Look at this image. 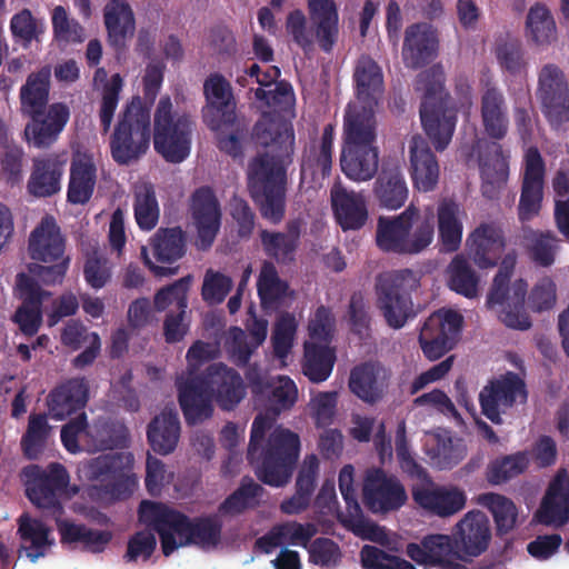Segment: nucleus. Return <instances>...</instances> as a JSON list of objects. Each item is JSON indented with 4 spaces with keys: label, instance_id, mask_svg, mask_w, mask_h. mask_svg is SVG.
<instances>
[{
    "label": "nucleus",
    "instance_id": "nucleus-33",
    "mask_svg": "<svg viewBox=\"0 0 569 569\" xmlns=\"http://www.w3.org/2000/svg\"><path fill=\"white\" fill-rule=\"evenodd\" d=\"M67 159L51 153L33 160L32 171L28 180V192L38 198H47L61 189V178Z\"/></svg>",
    "mask_w": 569,
    "mask_h": 569
},
{
    "label": "nucleus",
    "instance_id": "nucleus-47",
    "mask_svg": "<svg viewBox=\"0 0 569 569\" xmlns=\"http://www.w3.org/2000/svg\"><path fill=\"white\" fill-rule=\"evenodd\" d=\"M57 527L62 543L79 542L90 552H102L112 539V533L108 530L91 529L67 520L58 521Z\"/></svg>",
    "mask_w": 569,
    "mask_h": 569
},
{
    "label": "nucleus",
    "instance_id": "nucleus-1",
    "mask_svg": "<svg viewBox=\"0 0 569 569\" xmlns=\"http://www.w3.org/2000/svg\"><path fill=\"white\" fill-rule=\"evenodd\" d=\"M257 144L269 148L248 166V187L263 219L273 224L286 214L288 166L292 162L295 132L290 122L264 114L253 127Z\"/></svg>",
    "mask_w": 569,
    "mask_h": 569
},
{
    "label": "nucleus",
    "instance_id": "nucleus-6",
    "mask_svg": "<svg viewBox=\"0 0 569 569\" xmlns=\"http://www.w3.org/2000/svg\"><path fill=\"white\" fill-rule=\"evenodd\" d=\"M433 234V217L421 218L419 209L410 204L397 216L378 218L376 244L383 252L416 254L430 246Z\"/></svg>",
    "mask_w": 569,
    "mask_h": 569
},
{
    "label": "nucleus",
    "instance_id": "nucleus-61",
    "mask_svg": "<svg viewBox=\"0 0 569 569\" xmlns=\"http://www.w3.org/2000/svg\"><path fill=\"white\" fill-rule=\"evenodd\" d=\"M122 87L123 80L119 73L112 74L109 82L103 84L98 111L101 133L103 134L108 133L111 128Z\"/></svg>",
    "mask_w": 569,
    "mask_h": 569
},
{
    "label": "nucleus",
    "instance_id": "nucleus-11",
    "mask_svg": "<svg viewBox=\"0 0 569 569\" xmlns=\"http://www.w3.org/2000/svg\"><path fill=\"white\" fill-rule=\"evenodd\" d=\"M300 455L299 436L281 426L276 427L258 450L257 476L266 485L283 487L289 482Z\"/></svg>",
    "mask_w": 569,
    "mask_h": 569
},
{
    "label": "nucleus",
    "instance_id": "nucleus-35",
    "mask_svg": "<svg viewBox=\"0 0 569 569\" xmlns=\"http://www.w3.org/2000/svg\"><path fill=\"white\" fill-rule=\"evenodd\" d=\"M103 22L109 44L123 51L136 30L134 13L128 1L110 0L103 9Z\"/></svg>",
    "mask_w": 569,
    "mask_h": 569
},
{
    "label": "nucleus",
    "instance_id": "nucleus-23",
    "mask_svg": "<svg viewBox=\"0 0 569 569\" xmlns=\"http://www.w3.org/2000/svg\"><path fill=\"white\" fill-rule=\"evenodd\" d=\"M353 82L358 103L348 104L345 116L352 111H369L375 108L383 92V74L380 66L369 56H361L355 67Z\"/></svg>",
    "mask_w": 569,
    "mask_h": 569
},
{
    "label": "nucleus",
    "instance_id": "nucleus-41",
    "mask_svg": "<svg viewBox=\"0 0 569 569\" xmlns=\"http://www.w3.org/2000/svg\"><path fill=\"white\" fill-rule=\"evenodd\" d=\"M180 421L176 410L164 409L148 425L147 439L151 449L161 456L171 453L179 441Z\"/></svg>",
    "mask_w": 569,
    "mask_h": 569
},
{
    "label": "nucleus",
    "instance_id": "nucleus-31",
    "mask_svg": "<svg viewBox=\"0 0 569 569\" xmlns=\"http://www.w3.org/2000/svg\"><path fill=\"white\" fill-rule=\"evenodd\" d=\"M372 193L380 208L398 210L405 206L409 189L399 164L385 162L377 173Z\"/></svg>",
    "mask_w": 569,
    "mask_h": 569
},
{
    "label": "nucleus",
    "instance_id": "nucleus-21",
    "mask_svg": "<svg viewBox=\"0 0 569 569\" xmlns=\"http://www.w3.org/2000/svg\"><path fill=\"white\" fill-rule=\"evenodd\" d=\"M546 163L537 147H529L523 157V172L518 218L528 222L537 217L542 207Z\"/></svg>",
    "mask_w": 569,
    "mask_h": 569
},
{
    "label": "nucleus",
    "instance_id": "nucleus-56",
    "mask_svg": "<svg viewBox=\"0 0 569 569\" xmlns=\"http://www.w3.org/2000/svg\"><path fill=\"white\" fill-rule=\"evenodd\" d=\"M50 430L44 415H30L27 430L21 438V448L28 459L36 460L43 453Z\"/></svg>",
    "mask_w": 569,
    "mask_h": 569
},
{
    "label": "nucleus",
    "instance_id": "nucleus-55",
    "mask_svg": "<svg viewBox=\"0 0 569 569\" xmlns=\"http://www.w3.org/2000/svg\"><path fill=\"white\" fill-rule=\"evenodd\" d=\"M133 212L138 227L141 230H152L160 216V209L151 183L137 186L133 193Z\"/></svg>",
    "mask_w": 569,
    "mask_h": 569
},
{
    "label": "nucleus",
    "instance_id": "nucleus-28",
    "mask_svg": "<svg viewBox=\"0 0 569 569\" xmlns=\"http://www.w3.org/2000/svg\"><path fill=\"white\" fill-rule=\"evenodd\" d=\"M389 380V371L380 363L363 362L351 370L348 386L360 400L375 405L387 393Z\"/></svg>",
    "mask_w": 569,
    "mask_h": 569
},
{
    "label": "nucleus",
    "instance_id": "nucleus-27",
    "mask_svg": "<svg viewBox=\"0 0 569 569\" xmlns=\"http://www.w3.org/2000/svg\"><path fill=\"white\" fill-rule=\"evenodd\" d=\"M536 517L547 526L561 527L569 521V472L566 468H560L550 481Z\"/></svg>",
    "mask_w": 569,
    "mask_h": 569
},
{
    "label": "nucleus",
    "instance_id": "nucleus-40",
    "mask_svg": "<svg viewBox=\"0 0 569 569\" xmlns=\"http://www.w3.org/2000/svg\"><path fill=\"white\" fill-rule=\"evenodd\" d=\"M456 550L452 533H435L423 537L420 543H408L406 551L417 563L439 568L449 558H456Z\"/></svg>",
    "mask_w": 569,
    "mask_h": 569
},
{
    "label": "nucleus",
    "instance_id": "nucleus-45",
    "mask_svg": "<svg viewBox=\"0 0 569 569\" xmlns=\"http://www.w3.org/2000/svg\"><path fill=\"white\" fill-rule=\"evenodd\" d=\"M50 528L41 520L33 519L23 513L18 519V533L26 549L27 557L37 561L44 557L48 549L53 545L50 539Z\"/></svg>",
    "mask_w": 569,
    "mask_h": 569
},
{
    "label": "nucleus",
    "instance_id": "nucleus-57",
    "mask_svg": "<svg viewBox=\"0 0 569 569\" xmlns=\"http://www.w3.org/2000/svg\"><path fill=\"white\" fill-rule=\"evenodd\" d=\"M529 460L525 452L503 456L491 461L486 471L489 483L498 486L521 475L528 468Z\"/></svg>",
    "mask_w": 569,
    "mask_h": 569
},
{
    "label": "nucleus",
    "instance_id": "nucleus-17",
    "mask_svg": "<svg viewBox=\"0 0 569 569\" xmlns=\"http://www.w3.org/2000/svg\"><path fill=\"white\" fill-rule=\"evenodd\" d=\"M526 382L513 371H507L488 383L479 392L481 413L495 425L503 422L501 415L517 402L527 401Z\"/></svg>",
    "mask_w": 569,
    "mask_h": 569
},
{
    "label": "nucleus",
    "instance_id": "nucleus-53",
    "mask_svg": "<svg viewBox=\"0 0 569 569\" xmlns=\"http://www.w3.org/2000/svg\"><path fill=\"white\" fill-rule=\"evenodd\" d=\"M523 241L530 259L540 267H550L558 250V238L551 231L540 232L523 228Z\"/></svg>",
    "mask_w": 569,
    "mask_h": 569
},
{
    "label": "nucleus",
    "instance_id": "nucleus-63",
    "mask_svg": "<svg viewBox=\"0 0 569 569\" xmlns=\"http://www.w3.org/2000/svg\"><path fill=\"white\" fill-rule=\"evenodd\" d=\"M53 38L59 43H81L84 41V28L76 19L69 18L62 6H57L51 17Z\"/></svg>",
    "mask_w": 569,
    "mask_h": 569
},
{
    "label": "nucleus",
    "instance_id": "nucleus-29",
    "mask_svg": "<svg viewBox=\"0 0 569 569\" xmlns=\"http://www.w3.org/2000/svg\"><path fill=\"white\" fill-rule=\"evenodd\" d=\"M89 400L86 378H72L53 388L48 396V410L52 419L63 420L82 411Z\"/></svg>",
    "mask_w": 569,
    "mask_h": 569
},
{
    "label": "nucleus",
    "instance_id": "nucleus-59",
    "mask_svg": "<svg viewBox=\"0 0 569 569\" xmlns=\"http://www.w3.org/2000/svg\"><path fill=\"white\" fill-rule=\"evenodd\" d=\"M10 30L13 39L23 49H28L32 41H41V37L46 32V23L36 19L29 9H23L11 18Z\"/></svg>",
    "mask_w": 569,
    "mask_h": 569
},
{
    "label": "nucleus",
    "instance_id": "nucleus-12",
    "mask_svg": "<svg viewBox=\"0 0 569 569\" xmlns=\"http://www.w3.org/2000/svg\"><path fill=\"white\" fill-rule=\"evenodd\" d=\"M192 131L191 117L173 111L170 97H162L154 112V150L167 162L180 163L190 154Z\"/></svg>",
    "mask_w": 569,
    "mask_h": 569
},
{
    "label": "nucleus",
    "instance_id": "nucleus-19",
    "mask_svg": "<svg viewBox=\"0 0 569 569\" xmlns=\"http://www.w3.org/2000/svg\"><path fill=\"white\" fill-rule=\"evenodd\" d=\"M190 212L197 234L194 247L208 251L221 227V208L213 190L203 186L196 189L190 198Z\"/></svg>",
    "mask_w": 569,
    "mask_h": 569
},
{
    "label": "nucleus",
    "instance_id": "nucleus-44",
    "mask_svg": "<svg viewBox=\"0 0 569 569\" xmlns=\"http://www.w3.org/2000/svg\"><path fill=\"white\" fill-rule=\"evenodd\" d=\"M260 240L264 253L277 263L287 266L295 262L299 246L298 226L290 224L288 232L262 229Z\"/></svg>",
    "mask_w": 569,
    "mask_h": 569
},
{
    "label": "nucleus",
    "instance_id": "nucleus-34",
    "mask_svg": "<svg viewBox=\"0 0 569 569\" xmlns=\"http://www.w3.org/2000/svg\"><path fill=\"white\" fill-rule=\"evenodd\" d=\"M69 108L63 103H53L43 116L30 117L24 128L27 141L37 148L51 146L69 120Z\"/></svg>",
    "mask_w": 569,
    "mask_h": 569
},
{
    "label": "nucleus",
    "instance_id": "nucleus-5",
    "mask_svg": "<svg viewBox=\"0 0 569 569\" xmlns=\"http://www.w3.org/2000/svg\"><path fill=\"white\" fill-rule=\"evenodd\" d=\"M376 116L369 111H352L343 119L340 168L353 182L371 180L379 169Z\"/></svg>",
    "mask_w": 569,
    "mask_h": 569
},
{
    "label": "nucleus",
    "instance_id": "nucleus-16",
    "mask_svg": "<svg viewBox=\"0 0 569 569\" xmlns=\"http://www.w3.org/2000/svg\"><path fill=\"white\" fill-rule=\"evenodd\" d=\"M133 461L131 452L101 455L89 463L90 479L103 482L100 489L110 499H126L130 497L136 486V479L130 473Z\"/></svg>",
    "mask_w": 569,
    "mask_h": 569
},
{
    "label": "nucleus",
    "instance_id": "nucleus-62",
    "mask_svg": "<svg viewBox=\"0 0 569 569\" xmlns=\"http://www.w3.org/2000/svg\"><path fill=\"white\" fill-rule=\"evenodd\" d=\"M192 277L190 274L180 278L173 283L160 289L154 296V308L158 311H164L168 308L171 310H180L188 308V291Z\"/></svg>",
    "mask_w": 569,
    "mask_h": 569
},
{
    "label": "nucleus",
    "instance_id": "nucleus-43",
    "mask_svg": "<svg viewBox=\"0 0 569 569\" xmlns=\"http://www.w3.org/2000/svg\"><path fill=\"white\" fill-rule=\"evenodd\" d=\"M461 213L460 206L453 200L445 199L438 204V234L442 249L447 252L457 251L461 244L463 231Z\"/></svg>",
    "mask_w": 569,
    "mask_h": 569
},
{
    "label": "nucleus",
    "instance_id": "nucleus-3",
    "mask_svg": "<svg viewBox=\"0 0 569 569\" xmlns=\"http://www.w3.org/2000/svg\"><path fill=\"white\" fill-rule=\"evenodd\" d=\"M138 517L141 523L158 533L166 557L181 547L196 546L208 550L221 542L222 522L218 515L190 518L166 503L143 500L140 502Z\"/></svg>",
    "mask_w": 569,
    "mask_h": 569
},
{
    "label": "nucleus",
    "instance_id": "nucleus-51",
    "mask_svg": "<svg viewBox=\"0 0 569 569\" xmlns=\"http://www.w3.org/2000/svg\"><path fill=\"white\" fill-rule=\"evenodd\" d=\"M481 501L493 517L498 537H503L517 527L519 512L516 503L510 498L489 492L482 495Z\"/></svg>",
    "mask_w": 569,
    "mask_h": 569
},
{
    "label": "nucleus",
    "instance_id": "nucleus-22",
    "mask_svg": "<svg viewBox=\"0 0 569 569\" xmlns=\"http://www.w3.org/2000/svg\"><path fill=\"white\" fill-rule=\"evenodd\" d=\"M408 496L403 485L382 469L369 470L363 482V500L373 513H388L400 509Z\"/></svg>",
    "mask_w": 569,
    "mask_h": 569
},
{
    "label": "nucleus",
    "instance_id": "nucleus-4",
    "mask_svg": "<svg viewBox=\"0 0 569 569\" xmlns=\"http://www.w3.org/2000/svg\"><path fill=\"white\" fill-rule=\"evenodd\" d=\"M446 74L437 63L420 72L416 90L422 91L419 108L422 129L437 151H443L450 143L458 110L445 88Z\"/></svg>",
    "mask_w": 569,
    "mask_h": 569
},
{
    "label": "nucleus",
    "instance_id": "nucleus-48",
    "mask_svg": "<svg viewBox=\"0 0 569 569\" xmlns=\"http://www.w3.org/2000/svg\"><path fill=\"white\" fill-rule=\"evenodd\" d=\"M263 487L250 478H243L240 486L218 507V516L237 517L259 506Z\"/></svg>",
    "mask_w": 569,
    "mask_h": 569
},
{
    "label": "nucleus",
    "instance_id": "nucleus-54",
    "mask_svg": "<svg viewBox=\"0 0 569 569\" xmlns=\"http://www.w3.org/2000/svg\"><path fill=\"white\" fill-rule=\"evenodd\" d=\"M258 295L261 306L277 308L286 298L289 286L279 278L274 264L270 261L263 262L257 281Z\"/></svg>",
    "mask_w": 569,
    "mask_h": 569
},
{
    "label": "nucleus",
    "instance_id": "nucleus-2",
    "mask_svg": "<svg viewBox=\"0 0 569 569\" xmlns=\"http://www.w3.org/2000/svg\"><path fill=\"white\" fill-rule=\"evenodd\" d=\"M178 400L186 422L198 425L213 413L214 398L222 410H233L246 396L239 372L222 362L209 365L201 373L191 370L176 381Z\"/></svg>",
    "mask_w": 569,
    "mask_h": 569
},
{
    "label": "nucleus",
    "instance_id": "nucleus-15",
    "mask_svg": "<svg viewBox=\"0 0 569 569\" xmlns=\"http://www.w3.org/2000/svg\"><path fill=\"white\" fill-rule=\"evenodd\" d=\"M537 98L551 128L559 130L569 124V83L557 64L547 63L540 69Z\"/></svg>",
    "mask_w": 569,
    "mask_h": 569
},
{
    "label": "nucleus",
    "instance_id": "nucleus-8",
    "mask_svg": "<svg viewBox=\"0 0 569 569\" xmlns=\"http://www.w3.org/2000/svg\"><path fill=\"white\" fill-rule=\"evenodd\" d=\"M64 239L51 216L42 218L29 237V256L36 262L28 266L30 274L46 286L61 284L70 259L64 256Z\"/></svg>",
    "mask_w": 569,
    "mask_h": 569
},
{
    "label": "nucleus",
    "instance_id": "nucleus-46",
    "mask_svg": "<svg viewBox=\"0 0 569 569\" xmlns=\"http://www.w3.org/2000/svg\"><path fill=\"white\" fill-rule=\"evenodd\" d=\"M153 256L161 263L171 264L187 251V234L181 227L160 228L150 242Z\"/></svg>",
    "mask_w": 569,
    "mask_h": 569
},
{
    "label": "nucleus",
    "instance_id": "nucleus-36",
    "mask_svg": "<svg viewBox=\"0 0 569 569\" xmlns=\"http://www.w3.org/2000/svg\"><path fill=\"white\" fill-rule=\"evenodd\" d=\"M335 129L332 124L323 128L320 142L312 143L303 152L300 173L302 179L310 178L311 181L318 182L328 178L332 168V149H333Z\"/></svg>",
    "mask_w": 569,
    "mask_h": 569
},
{
    "label": "nucleus",
    "instance_id": "nucleus-50",
    "mask_svg": "<svg viewBox=\"0 0 569 569\" xmlns=\"http://www.w3.org/2000/svg\"><path fill=\"white\" fill-rule=\"evenodd\" d=\"M448 287L468 299L476 298L479 292L480 278L469 261L457 254L448 266Z\"/></svg>",
    "mask_w": 569,
    "mask_h": 569
},
{
    "label": "nucleus",
    "instance_id": "nucleus-42",
    "mask_svg": "<svg viewBox=\"0 0 569 569\" xmlns=\"http://www.w3.org/2000/svg\"><path fill=\"white\" fill-rule=\"evenodd\" d=\"M51 70L42 67L31 72L20 89V104L23 114L29 117L43 116L49 101Z\"/></svg>",
    "mask_w": 569,
    "mask_h": 569
},
{
    "label": "nucleus",
    "instance_id": "nucleus-37",
    "mask_svg": "<svg viewBox=\"0 0 569 569\" xmlns=\"http://www.w3.org/2000/svg\"><path fill=\"white\" fill-rule=\"evenodd\" d=\"M481 122L486 134L495 140H502L508 133L509 117L503 92L496 86L488 84L480 100Z\"/></svg>",
    "mask_w": 569,
    "mask_h": 569
},
{
    "label": "nucleus",
    "instance_id": "nucleus-30",
    "mask_svg": "<svg viewBox=\"0 0 569 569\" xmlns=\"http://www.w3.org/2000/svg\"><path fill=\"white\" fill-rule=\"evenodd\" d=\"M130 435L127 426L111 417H98L84 435V448L90 453L123 449L128 447Z\"/></svg>",
    "mask_w": 569,
    "mask_h": 569
},
{
    "label": "nucleus",
    "instance_id": "nucleus-25",
    "mask_svg": "<svg viewBox=\"0 0 569 569\" xmlns=\"http://www.w3.org/2000/svg\"><path fill=\"white\" fill-rule=\"evenodd\" d=\"M439 39L437 30L427 22L407 27L401 50L405 66L417 70L430 63L437 56Z\"/></svg>",
    "mask_w": 569,
    "mask_h": 569
},
{
    "label": "nucleus",
    "instance_id": "nucleus-38",
    "mask_svg": "<svg viewBox=\"0 0 569 569\" xmlns=\"http://www.w3.org/2000/svg\"><path fill=\"white\" fill-rule=\"evenodd\" d=\"M97 183V167L93 157L77 153L70 164L67 200L72 204H86L92 198Z\"/></svg>",
    "mask_w": 569,
    "mask_h": 569
},
{
    "label": "nucleus",
    "instance_id": "nucleus-20",
    "mask_svg": "<svg viewBox=\"0 0 569 569\" xmlns=\"http://www.w3.org/2000/svg\"><path fill=\"white\" fill-rule=\"evenodd\" d=\"M456 558L472 561L487 551L492 532L488 516L480 510L468 511L453 527Z\"/></svg>",
    "mask_w": 569,
    "mask_h": 569
},
{
    "label": "nucleus",
    "instance_id": "nucleus-58",
    "mask_svg": "<svg viewBox=\"0 0 569 569\" xmlns=\"http://www.w3.org/2000/svg\"><path fill=\"white\" fill-rule=\"evenodd\" d=\"M254 97L257 100L263 102L267 107L273 108V112H264V114H270L274 117H279L283 121L288 122L280 113H288L292 110L295 106V92L292 86L288 81H278L273 90H266L263 88H257L254 90Z\"/></svg>",
    "mask_w": 569,
    "mask_h": 569
},
{
    "label": "nucleus",
    "instance_id": "nucleus-60",
    "mask_svg": "<svg viewBox=\"0 0 569 569\" xmlns=\"http://www.w3.org/2000/svg\"><path fill=\"white\" fill-rule=\"evenodd\" d=\"M527 29L537 44L550 43L556 38V22L545 4L537 3L530 8Z\"/></svg>",
    "mask_w": 569,
    "mask_h": 569
},
{
    "label": "nucleus",
    "instance_id": "nucleus-10",
    "mask_svg": "<svg viewBox=\"0 0 569 569\" xmlns=\"http://www.w3.org/2000/svg\"><path fill=\"white\" fill-rule=\"evenodd\" d=\"M516 263L517 253L515 250L503 256L487 295L486 305L489 309L500 307L499 319L507 327L527 330L531 327L530 318L525 310L528 283L523 279H517L510 286Z\"/></svg>",
    "mask_w": 569,
    "mask_h": 569
},
{
    "label": "nucleus",
    "instance_id": "nucleus-18",
    "mask_svg": "<svg viewBox=\"0 0 569 569\" xmlns=\"http://www.w3.org/2000/svg\"><path fill=\"white\" fill-rule=\"evenodd\" d=\"M462 316L453 310H438L425 321L419 343L426 358L437 360L451 350L461 331Z\"/></svg>",
    "mask_w": 569,
    "mask_h": 569
},
{
    "label": "nucleus",
    "instance_id": "nucleus-9",
    "mask_svg": "<svg viewBox=\"0 0 569 569\" xmlns=\"http://www.w3.org/2000/svg\"><path fill=\"white\" fill-rule=\"evenodd\" d=\"M419 284V277L410 269L386 271L376 277V307L389 328L399 330L417 317L412 292Z\"/></svg>",
    "mask_w": 569,
    "mask_h": 569
},
{
    "label": "nucleus",
    "instance_id": "nucleus-14",
    "mask_svg": "<svg viewBox=\"0 0 569 569\" xmlns=\"http://www.w3.org/2000/svg\"><path fill=\"white\" fill-rule=\"evenodd\" d=\"M26 476V493L28 499L37 508L42 509L47 515L62 521L60 518L64 512L62 499L67 495L70 477L59 462L50 463L46 469L38 465H31L23 469Z\"/></svg>",
    "mask_w": 569,
    "mask_h": 569
},
{
    "label": "nucleus",
    "instance_id": "nucleus-52",
    "mask_svg": "<svg viewBox=\"0 0 569 569\" xmlns=\"http://www.w3.org/2000/svg\"><path fill=\"white\" fill-rule=\"evenodd\" d=\"M336 355L327 346L306 343L302 370L312 382L326 381L333 369Z\"/></svg>",
    "mask_w": 569,
    "mask_h": 569
},
{
    "label": "nucleus",
    "instance_id": "nucleus-39",
    "mask_svg": "<svg viewBox=\"0 0 569 569\" xmlns=\"http://www.w3.org/2000/svg\"><path fill=\"white\" fill-rule=\"evenodd\" d=\"M410 163L415 188L423 192L432 191L438 184L440 169L435 153L422 139H412Z\"/></svg>",
    "mask_w": 569,
    "mask_h": 569
},
{
    "label": "nucleus",
    "instance_id": "nucleus-49",
    "mask_svg": "<svg viewBox=\"0 0 569 569\" xmlns=\"http://www.w3.org/2000/svg\"><path fill=\"white\" fill-rule=\"evenodd\" d=\"M203 93L210 106L221 113L223 123H231L236 119L230 83L220 73L210 74L203 83Z\"/></svg>",
    "mask_w": 569,
    "mask_h": 569
},
{
    "label": "nucleus",
    "instance_id": "nucleus-32",
    "mask_svg": "<svg viewBox=\"0 0 569 569\" xmlns=\"http://www.w3.org/2000/svg\"><path fill=\"white\" fill-rule=\"evenodd\" d=\"M331 207L342 230H359L368 220V210L361 193L349 191L339 183L330 190Z\"/></svg>",
    "mask_w": 569,
    "mask_h": 569
},
{
    "label": "nucleus",
    "instance_id": "nucleus-7",
    "mask_svg": "<svg viewBox=\"0 0 569 569\" xmlns=\"http://www.w3.org/2000/svg\"><path fill=\"white\" fill-rule=\"evenodd\" d=\"M312 32L308 30L302 10L295 9L286 19V31L292 41L303 50L313 49L316 38L319 48L330 53L339 38V12L335 0H307Z\"/></svg>",
    "mask_w": 569,
    "mask_h": 569
},
{
    "label": "nucleus",
    "instance_id": "nucleus-13",
    "mask_svg": "<svg viewBox=\"0 0 569 569\" xmlns=\"http://www.w3.org/2000/svg\"><path fill=\"white\" fill-rule=\"evenodd\" d=\"M150 137V111L142 104L140 97H133L126 106L111 136L113 160L119 164H129L139 159L148 150Z\"/></svg>",
    "mask_w": 569,
    "mask_h": 569
},
{
    "label": "nucleus",
    "instance_id": "nucleus-26",
    "mask_svg": "<svg viewBox=\"0 0 569 569\" xmlns=\"http://www.w3.org/2000/svg\"><path fill=\"white\" fill-rule=\"evenodd\" d=\"M413 501L431 515L450 517L466 506V493L457 487H435L432 483L415 485L411 488Z\"/></svg>",
    "mask_w": 569,
    "mask_h": 569
},
{
    "label": "nucleus",
    "instance_id": "nucleus-24",
    "mask_svg": "<svg viewBox=\"0 0 569 569\" xmlns=\"http://www.w3.org/2000/svg\"><path fill=\"white\" fill-rule=\"evenodd\" d=\"M466 246L475 264L480 269L493 268L506 248L505 232L496 222H482L470 232Z\"/></svg>",
    "mask_w": 569,
    "mask_h": 569
},
{
    "label": "nucleus",
    "instance_id": "nucleus-64",
    "mask_svg": "<svg viewBox=\"0 0 569 569\" xmlns=\"http://www.w3.org/2000/svg\"><path fill=\"white\" fill-rule=\"evenodd\" d=\"M360 560L363 569H416L409 561L370 545L361 548Z\"/></svg>",
    "mask_w": 569,
    "mask_h": 569
}]
</instances>
